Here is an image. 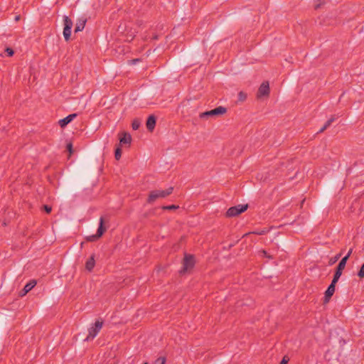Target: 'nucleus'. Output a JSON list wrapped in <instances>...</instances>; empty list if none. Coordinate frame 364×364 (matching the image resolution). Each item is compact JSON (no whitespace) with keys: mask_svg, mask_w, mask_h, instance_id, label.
I'll list each match as a JSON object with an SVG mask.
<instances>
[{"mask_svg":"<svg viewBox=\"0 0 364 364\" xmlns=\"http://www.w3.org/2000/svg\"><path fill=\"white\" fill-rule=\"evenodd\" d=\"M43 209L45 210V211L47 213H50L52 210V208L51 206H49L48 205H43Z\"/></svg>","mask_w":364,"mask_h":364,"instance_id":"a878e982","label":"nucleus"},{"mask_svg":"<svg viewBox=\"0 0 364 364\" xmlns=\"http://www.w3.org/2000/svg\"><path fill=\"white\" fill-rule=\"evenodd\" d=\"M245 99H246V95L244 92H240L239 93V100L242 101V100H245Z\"/></svg>","mask_w":364,"mask_h":364,"instance_id":"bb28decb","label":"nucleus"},{"mask_svg":"<svg viewBox=\"0 0 364 364\" xmlns=\"http://www.w3.org/2000/svg\"><path fill=\"white\" fill-rule=\"evenodd\" d=\"M105 219L102 216L100 218L99 227L95 235L88 236L87 240L90 242H94L102 237L103 233L106 231V228L104 227Z\"/></svg>","mask_w":364,"mask_h":364,"instance_id":"7ed1b4c3","label":"nucleus"},{"mask_svg":"<svg viewBox=\"0 0 364 364\" xmlns=\"http://www.w3.org/2000/svg\"><path fill=\"white\" fill-rule=\"evenodd\" d=\"M97 331L94 328L93 326L89 328V334L85 338V341H90L93 339L97 335Z\"/></svg>","mask_w":364,"mask_h":364,"instance_id":"dca6fc26","label":"nucleus"},{"mask_svg":"<svg viewBox=\"0 0 364 364\" xmlns=\"http://www.w3.org/2000/svg\"><path fill=\"white\" fill-rule=\"evenodd\" d=\"M132 127L134 130H136V119L133 120Z\"/></svg>","mask_w":364,"mask_h":364,"instance_id":"c85d7f7f","label":"nucleus"},{"mask_svg":"<svg viewBox=\"0 0 364 364\" xmlns=\"http://www.w3.org/2000/svg\"><path fill=\"white\" fill-rule=\"evenodd\" d=\"M227 109L226 108L223 107H218L212 110L206 111L205 112H202L200 114V118H204L205 117H212L215 115H221L226 112Z\"/></svg>","mask_w":364,"mask_h":364,"instance_id":"423d86ee","label":"nucleus"},{"mask_svg":"<svg viewBox=\"0 0 364 364\" xmlns=\"http://www.w3.org/2000/svg\"><path fill=\"white\" fill-rule=\"evenodd\" d=\"M95 257H94V255H92L90 257V258L86 262V264H85V267L86 269L88 270V271H92V269L94 268L95 267Z\"/></svg>","mask_w":364,"mask_h":364,"instance_id":"2eb2a0df","label":"nucleus"},{"mask_svg":"<svg viewBox=\"0 0 364 364\" xmlns=\"http://www.w3.org/2000/svg\"><path fill=\"white\" fill-rule=\"evenodd\" d=\"M352 252H353V249H350L349 251L348 252L347 255L342 259H345L346 262H347V261H348V258L350 257V256L351 255Z\"/></svg>","mask_w":364,"mask_h":364,"instance_id":"393cba45","label":"nucleus"},{"mask_svg":"<svg viewBox=\"0 0 364 364\" xmlns=\"http://www.w3.org/2000/svg\"><path fill=\"white\" fill-rule=\"evenodd\" d=\"M338 282V281H334V279L332 280L331 284L328 286V289H326L325 292V302H328L330 299V298L333 296V294L335 292V286L336 284Z\"/></svg>","mask_w":364,"mask_h":364,"instance_id":"1a4fd4ad","label":"nucleus"},{"mask_svg":"<svg viewBox=\"0 0 364 364\" xmlns=\"http://www.w3.org/2000/svg\"><path fill=\"white\" fill-rule=\"evenodd\" d=\"M269 92V86L268 82H264L262 83L258 90L257 97H261L263 96H267Z\"/></svg>","mask_w":364,"mask_h":364,"instance_id":"9d476101","label":"nucleus"},{"mask_svg":"<svg viewBox=\"0 0 364 364\" xmlns=\"http://www.w3.org/2000/svg\"><path fill=\"white\" fill-rule=\"evenodd\" d=\"M19 19H20V16H19V15H18V16H16L15 17V21H18Z\"/></svg>","mask_w":364,"mask_h":364,"instance_id":"473e14b6","label":"nucleus"},{"mask_svg":"<svg viewBox=\"0 0 364 364\" xmlns=\"http://www.w3.org/2000/svg\"><path fill=\"white\" fill-rule=\"evenodd\" d=\"M67 149L70 152V154H72L73 152V145L71 143H69L67 144Z\"/></svg>","mask_w":364,"mask_h":364,"instance_id":"cd10ccee","label":"nucleus"},{"mask_svg":"<svg viewBox=\"0 0 364 364\" xmlns=\"http://www.w3.org/2000/svg\"><path fill=\"white\" fill-rule=\"evenodd\" d=\"M103 325V322L102 321L97 320L95 321L93 327L97 331V333L101 330Z\"/></svg>","mask_w":364,"mask_h":364,"instance_id":"f3484780","label":"nucleus"},{"mask_svg":"<svg viewBox=\"0 0 364 364\" xmlns=\"http://www.w3.org/2000/svg\"><path fill=\"white\" fill-rule=\"evenodd\" d=\"M195 264V260L192 255H186L183 262V267L180 270V274H183L188 270L191 269Z\"/></svg>","mask_w":364,"mask_h":364,"instance_id":"20e7f679","label":"nucleus"},{"mask_svg":"<svg viewBox=\"0 0 364 364\" xmlns=\"http://www.w3.org/2000/svg\"><path fill=\"white\" fill-rule=\"evenodd\" d=\"M247 205H238L236 206L231 207L228 210L226 215L228 217L237 216L240 213L245 212L247 209Z\"/></svg>","mask_w":364,"mask_h":364,"instance_id":"39448f33","label":"nucleus"},{"mask_svg":"<svg viewBox=\"0 0 364 364\" xmlns=\"http://www.w3.org/2000/svg\"><path fill=\"white\" fill-rule=\"evenodd\" d=\"M156 125V118L153 115H150L146 120V127L148 130L153 131Z\"/></svg>","mask_w":364,"mask_h":364,"instance_id":"4468645a","label":"nucleus"},{"mask_svg":"<svg viewBox=\"0 0 364 364\" xmlns=\"http://www.w3.org/2000/svg\"><path fill=\"white\" fill-rule=\"evenodd\" d=\"M288 361H289V359H288V358H286V356H284V357L282 358V361H281L280 364H287Z\"/></svg>","mask_w":364,"mask_h":364,"instance_id":"c756f323","label":"nucleus"},{"mask_svg":"<svg viewBox=\"0 0 364 364\" xmlns=\"http://www.w3.org/2000/svg\"><path fill=\"white\" fill-rule=\"evenodd\" d=\"M87 19L85 17H80L77 20L75 28V33H77L80 31H82L86 24Z\"/></svg>","mask_w":364,"mask_h":364,"instance_id":"ddd939ff","label":"nucleus"},{"mask_svg":"<svg viewBox=\"0 0 364 364\" xmlns=\"http://www.w3.org/2000/svg\"><path fill=\"white\" fill-rule=\"evenodd\" d=\"M340 257L341 254H338L336 255L333 258H331L329 262L330 264H333V263H335L339 259Z\"/></svg>","mask_w":364,"mask_h":364,"instance_id":"4be33fe9","label":"nucleus"},{"mask_svg":"<svg viewBox=\"0 0 364 364\" xmlns=\"http://www.w3.org/2000/svg\"><path fill=\"white\" fill-rule=\"evenodd\" d=\"M144 364H149V363H144Z\"/></svg>","mask_w":364,"mask_h":364,"instance_id":"f704fd0d","label":"nucleus"},{"mask_svg":"<svg viewBox=\"0 0 364 364\" xmlns=\"http://www.w3.org/2000/svg\"><path fill=\"white\" fill-rule=\"evenodd\" d=\"M176 208H178V206H176L175 205H167V206H164L163 207L164 210H175Z\"/></svg>","mask_w":364,"mask_h":364,"instance_id":"b1692460","label":"nucleus"},{"mask_svg":"<svg viewBox=\"0 0 364 364\" xmlns=\"http://www.w3.org/2000/svg\"><path fill=\"white\" fill-rule=\"evenodd\" d=\"M119 146H129L132 142V136L130 134L122 132L119 134Z\"/></svg>","mask_w":364,"mask_h":364,"instance_id":"0eeeda50","label":"nucleus"},{"mask_svg":"<svg viewBox=\"0 0 364 364\" xmlns=\"http://www.w3.org/2000/svg\"><path fill=\"white\" fill-rule=\"evenodd\" d=\"M121 155H122V150H121L120 146H118L116 148L115 153H114V157H115L116 160H119V159L121 158Z\"/></svg>","mask_w":364,"mask_h":364,"instance_id":"a211bd4d","label":"nucleus"},{"mask_svg":"<svg viewBox=\"0 0 364 364\" xmlns=\"http://www.w3.org/2000/svg\"><path fill=\"white\" fill-rule=\"evenodd\" d=\"M358 276L360 278H363L364 277V263L362 264V266L360 267V269L358 272Z\"/></svg>","mask_w":364,"mask_h":364,"instance_id":"aec40b11","label":"nucleus"},{"mask_svg":"<svg viewBox=\"0 0 364 364\" xmlns=\"http://www.w3.org/2000/svg\"><path fill=\"white\" fill-rule=\"evenodd\" d=\"M63 36L66 41H68L71 36V30L73 26V21L67 16H63Z\"/></svg>","mask_w":364,"mask_h":364,"instance_id":"f03ea898","label":"nucleus"},{"mask_svg":"<svg viewBox=\"0 0 364 364\" xmlns=\"http://www.w3.org/2000/svg\"><path fill=\"white\" fill-rule=\"evenodd\" d=\"M76 117L77 114L75 113L69 114L66 117L60 119L58 124L62 128H63L65 126H67L70 122H71Z\"/></svg>","mask_w":364,"mask_h":364,"instance_id":"9b49d317","label":"nucleus"},{"mask_svg":"<svg viewBox=\"0 0 364 364\" xmlns=\"http://www.w3.org/2000/svg\"><path fill=\"white\" fill-rule=\"evenodd\" d=\"M36 285V280H31L28 283H27L23 289L20 291V296H23L28 292H29Z\"/></svg>","mask_w":364,"mask_h":364,"instance_id":"f8f14e48","label":"nucleus"},{"mask_svg":"<svg viewBox=\"0 0 364 364\" xmlns=\"http://www.w3.org/2000/svg\"><path fill=\"white\" fill-rule=\"evenodd\" d=\"M166 359L164 358H159L156 361L154 364H165Z\"/></svg>","mask_w":364,"mask_h":364,"instance_id":"5701e85b","label":"nucleus"},{"mask_svg":"<svg viewBox=\"0 0 364 364\" xmlns=\"http://www.w3.org/2000/svg\"><path fill=\"white\" fill-rule=\"evenodd\" d=\"M262 253L264 254V255L267 256V252L265 251H262Z\"/></svg>","mask_w":364,"mask_h":364,"instance_id":"72a5a7b5","label":"nucleus"},{"mask_svg":"<svg viewBox=\"0 0 364 364\" xmlns=\"http://www.w3.org/2000/svg\"><path fill=\"white\" fill-rule=\"evenodd\" d=\"M173 187H169L166 190H156L150 193L148 202L152 203L158 198H164L172 193Z\"/></svg>","mask_w":364,"mask_h":364,"instance_id":"f257e3e1","label":"nucleus"},{"mask_svg":"<svg viewBox=\"0 0 364 364\" xmlns=\"http://www.w3.org/2000/svg\"><path fill=\"white\" fill-rule=\"evenodd\" d=\"M129 62L130 63V64H135L136 63V59H132L131 60H129Z\"/></svg>","mask_w":364,"mask_h":364,"instance_id":"7c9ffc66","label":"nucleus"},{"mask_svg":"<svg viewBox=\"0 0 364 364\" xmlns=\"http://www.w3.org/2000/svg\"><path fill=\"white\" fill-rule=\"evenodd\" d=\"M326 129V128L325 127H323H323L321 128V129L318 132V133H321V132H323V131H325Z\"/></svg>","mask_w":364,"mask_h":364,"instance_id":"2f4dec72","label":"nucleus"},{"mask_svg":"<svg viewBox=\"0 0 364 364\" xmlns=\"http://www.w3.org/2000/svg\"><path fill=\"white\" fill-rule=\"evenodd\" d=\"M5 52L7 53V55L9 56V57H11L14 55V51L12 48H6L5 49Z\"/></svg>","mask_w":364,"mask_h":364,"instance_id":"412c9836","label":"nucleus"},{"mask_svg":"<svg viewBox=\"0 0 364 364\" xmlns=\"http://www.w3.org/2000/svg\"><path fill=\"white\" fill-rule=\"evenodd\" d=\"M336 119V117H331L329 119H328V121L325 123V124L323 125V127H325L326 129L328 127H329L331 126V124L335 121Z\"/></svg>","mask_w":364,"mask_h":364,"instance_id":"6ab92c4d","label":"nucleus"},{"mask_svg":"<svg viewBox=\"0 0 364 364\" xmlns=\"http://www.w3.org/2000/svg\"><path fill=\"white\" fill-rule=\"evenodd\" d=\"M346 264V259H341V260L340 261V262L338 263V264L336 267V272H335L333 278V279H334V281H338L339 278L341 277V276L342 274L343 270L345 269Z\"/></svg>","mask_w":364,"mask_h":364,"instance_id":"6e6552de","label":"nucleus"}]
</instances>
